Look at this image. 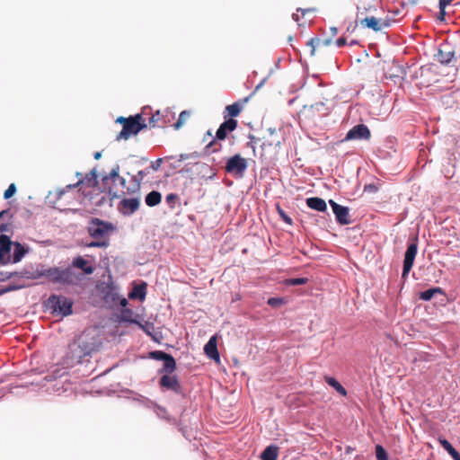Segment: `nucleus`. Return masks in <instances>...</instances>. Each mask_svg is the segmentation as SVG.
<instances>
[{
    "mask_svg": "<svg viewBox=\"0 0 460 460\" xmlns=\"http://www.w3.org/2000/svg\"><path fill=\"white\" fill-rule=\"evenodd\" d=\"M278 211L281 218L288 225H292V219L288 217L279 207H278Z\"/></svg>",
    "mask_w": 460,
    "mask_h": 460,
    "instance_id": "a18cd8bd",
    "label": "nucleus"
},
{
    "mask_svg": "<svg viewBox=\"0 0 460 460\" xmlns=\"http://www.w3.org/2000/svg\"><path fill=\"white\" fill-rule=\"evenodd\" d=\"M314 41L317 42V44L320 43V40H314V39H311L309 41H308V45L312 47V50H311V54L314 55Z\"/></svg>",
    "mask_w": 460,
    "mask_h": 460,
    "instance_id": "8fccbe9b",
    "label": "nucleus"
},
{
    "mask_svg": "<svg viewBox=\"0 0 460 460\" xmlns=\"http://www.w3.org/2000/svg\"><path fill=\"white\" fill-rule=\"evenodd\" d=\"M129 299L138 298L139 300H144V283L137 285L134 288V289L128 294Z\"/></svg>",
    "mask_w": 460,
    "mask_h": 460,
    "instance_id": "72a5a7b5",
    "label": "nucleus"
},
{
    "mask_svg": "<svg viewBox=\"0 0 460 460\" xmlns=\"http://www.w3.org/2000/svg\"><path fill=\"white\" fill-rule=\"evenodd\" d=\"M148 358L164 362L163 367L160 369L162 373H173L176 369V361L173 357L161 350L150 351Z\"/></svg>",
    "mask_w": 460,
    "mask_h": 460,
    "instance_id": "1a4fd4ad",
    "label": "nucleus"
},
{
    "mask_svg": "<svg viewBox=\"0 0 460 460\" xmlns=\"http://www.w3.org/2000/svg\"><path fill=\"white\" fill-rule=\"evenodd\" d=\"M329 203L332 208L333 214L335 215V218L340 225L344 226L350 224L349 210L347 207L341 206L332 199H330Z\"/></svg>",
    "mask_w": 460,
    "mask_h": 460,
    "instance_id": "f3484780",
    "label": "nucleus"
},
{
    "mask_svg": "<svg viewBox=\"0 0 460 460\" xmlns=\"http://www.w3.org/2000/svg\"><path fill=\"white\" fill-rule=\"evenodd\" d=\"M453 0H438L439 4V14L440 20H444V16L446 15V7L452 3Z\"/></svg>",
    "mask_w": 460,
    "mask_h": 460,
    "instance_id": "ea45409f",
    "label": "nucleus"
},
{
    "mask_svg": "<svg viewBox=\"0 0 460 460\" xmlns=\"http://www.w3.org/2000/svg\"><path fill=\"white\" fill-rule=\"evenodd\" d=\"M48 305L55 313L66 316L72 314L73 303L70 299L62 296H51Z\"/></svg>",
    "mask_w": 460,
    "mask_h": 460,
    "instance_id": "6e6552de",
    "label": "nucleus"
},
{
    "mask_svg": "<svg viewBox=\"0 0 460 460\" xmlns=\"http://www.w3.org/2000/svg\"><path fill=\"white\" fill-rule=\"evenodd\" d=\"M356 44H358L357 40H351L349 43V45H356Z\"/></svg>",
    "mask_w": 460,
    "mask_h": 460,
    "instance_id": "4d7b16f0",
    "label": "nucleus"
},
{
    "mask_svg": "<svg viewBox=\"0 0 460 460\" xmlns=\"http://www.w3.org/2000/svg\"><path fill=\"white\" fill-rule=\"evenodd\" d=\"M363 18L359 20L360 24L364 28L371 29L374 31H379L384 27H389L390 22L386 19L376 18L374 16H369L368 14L363 15Z\"/></svg>",
    "mask_w": 460,
    "mask_h": 460,
    "instance_id": "2eb2a0df",
    "label": "nucleus"
},
{
    "mask_svg": "<svg viewBox=\"0 0 460 460\" xmlns=\"http://www.w3.org/2000/svg\"><path fill=\"white\" fill-rule=\"evenodd\" d=\"M12 241L6 234L0 235V261L4 260L5 256H9L12 247Z\"/></svg>",
    "mask_w": 460,
    "mask_h": 460,
    "instance_id": "5701e85b",
    "label": "nucleus"
},
{
    "mask_svg": "<svg viewBox=\"0 0 460 460\" xmlns=\"http://www.w3.org/2000/svg\"><path fill=\"white\" fill-rule=\"evenodd\" d=\"M247 166L248 164L245 158L242 157L240 155H234L227 160L226 171L235 176H243Z\"/></svg>",
    "mask_w": 460,
    "mask_h": 460,
    "instance_id": "9d476101",
    "label": "nucleus"
},
{
    "mask_svg": "<svg viewBox=\"0 0 460 460\" xmlns=\"http://www.w3.org/2000/svg\"><path fill=\"white\" fill-rule=\"evenodd\" d=\"M297 11H301L303 13V14L305 13V10H303V9H298Z\"/></svg>",
    "mask_w": 460,
    "mask_h": 460,
    "instance_id": "bf43d9fd",
    "label": "nucleus"
},
{
    "mask_svg": "<svg viewBox=\"0 0 460 460\" xmlns=\"http://www.w3.org/2000/svg\"><path fill=\"white\" fill-rule=\"evenodd\" d=\"M172 373H165L159 380L161 388L171 390L175 394L181 393V386L176 376L171 375Z\"/></svg>",
    "mask_w": 460,
    "mask_h": 460,
    "instance_id": "dca6fc26",
    "label": "nucleus"
},
{
    "mask_svg": "<svg viewBox=\"0 0 460 460\" xmlns=\"http://www.w3.org/2000/svg\"><path fill=\"white\" fill-rule=\"evenodd\" d=\"M268 131L270 134V137L268 139H266V141L264 142L263 145L268 143V145L270 146H276V147L280 146L281 137L279 136V132L277 131L276 129H272V128H269Z\"/></svg>",
    "mask_w": 460,
    "mask_h": 460,
    "instance_id": "cd10ccee",
    "label": "nucleus"
},
{
    "mask_svg": "<svg viewBox=\"0 0 460 460\" xmlns=\"http://www.w3.org/2000/svg\"><path fill=\"white\" fill-rule=\"evenodd\" d=\"M241 111H242V106L240 105V103L234 102L233 104L227 105L225 108L224 118L226 119L229 117V118L234 119V117L239 116Z\"/></svg>",
    "mask_w": 460,
    "mask_h": 460,
    "instance_id": "393cba45",
    "label": "nucleus"
},
{
    "mask_svg": "<svg viewBox=\"0 0 460 460\" xmlns=\"http://www.w3.org/2000/svg\"><path fill=\"white\" fill-rule=\"evenodd\" d=\"M174 158H175V157H174V156H172V155H171V156H168V157H167V159H168V160H172V159H174Z\"/></svg>",
    "mask_w": 460,
    "mask_h": 460,
    "instance_id": "13d9d810",
    "label": "nucleus"
},
{
    "mask_svg": "<svg viewBox=\"0 0 460 460\" xmlns=\"http://www.w3.org/2000/svg\"><path fill=\"white\" fill-rule=\"evenodd\" d=\"M72 265L73 267L81 269L85 274H92L93 272V268L92 266H88L87 261L81 256L75 258Z\"/></svg>",
    "mask_w": 460,
    "mask_h": 460,
    "instance_id": "b1692460",
    "label": "nucleus"
},
{
    "mask_svg": "<svg viewBox=\"0 0 460 460\" xmlns=\"http://www.w3.org/2000/svg\"><path fill=\"white\" fill-rule=\"evenodd\" d=\"M371 137L370 130L365 124H358L350 128L341 143L351 140H368Z\"/></svg>",
    "mask_w": 460,
    "mask_h": 460,
    "instance_id": "ddd939ff",
    "label": "nucleus"
},
{
    "mask_svg": "<svg viewBox=\"0 0 460 460\" xmlns=\"http://www.w3.org/2000/svg\"><path fill=\"white\" fill-rule=\"evenodd\" d=\"M101 155H102V154H101L100 152H96V153L94 154V158H95V159H99V158L101 157Z\"/></svg>",
    "mask_w": 460,
    "mask_h": 460,
    "instance_id": "603ef678",
    "label": "nucleus"
},
{
    "mask_svg": "<svg viewBox=\"0 0 460 460\" xmlns=\"http://www.w3.org/2000/svg\"><path fill=\"white\" fill-rule=\"evenodd\" d=\"M141 119V114H137L135 117L117 118L116 123H119L123 127L121 131L117 135L116 140H128L131 137L136 136L144 128V125L140 122Z\"/></svg>",
    "mask_w": 460,
    "mask_h": 460,
    "instance_id": "20e7f679",
    "label": "nucleus"
},
{
    "mask_svg": "<svg viewBox=\"0 0 460 460\" xmlns=\"http://www.w3.org/2000/svg\"><path fill=\"white\" fill-rule=\"evenodd\" d=\"M292 18H293L295 21H296V22H297V21H298V14H296V13H293Z\"/></svg>",
    "mask_w": 460,
    "mask_h": 460,
    "instance_id": "5fc2aeb1",
    "label": "nucleus"
},
{
    "mask_svg": "<svg viewBox=\"0 0 460 460\" xmlns=\"http://www.w3.org/2000/svg\"><path fill=\"white\" fill-rule=\"evenodd\" d=\"M16 191V186L14 183H12L9 185L8 189L4 191V198L5 199H10L11 197L13 196V194L15 193Z\"/></svg>",
    "mask_w": 460,
    "mask_h": 460,
    "instance_id": "79ce46f5",
    "label": "nucleus"
},
{
    "mask_svg": "<svg viewBox=\"0 0 460 460\" xmlns=\"http://www.w3.org/2000/svg\"><path fill=\"white\" fill-rule=\"evenodd\" d=\"M165 199L170 208H173L175 202L179 199V197L174 193H170L166 196Z\"/></svg>",
    "mask_w": 460,
    "mask_h": 460,
    "instance_id": "a19ab883",
    "label": "nucleus"
},
{
    "mask_svg": "<svg viewBox=\"0 0 460 460\" xmlns=\"http://www.w3.org/2000/svg\"><path fill=\"white\" fill-rule=\"evenodd\" d=\"M438 442L441 445V447L452 456L454 460H460V454L446 438H440L438 439Z\"/></svg>",
    "mask_w": 460,
    "mask_h": 460,
    "instance_id": "c85d7f7f",
    "label": "nucleus"
},
{
    "mask_svg": "<svg viewBox=\"0 0 460 460\" xmlns=\"http://www.w3.org/2000/svg\"><path fill=\"white\" fill-rule=\"evenodd\" d=\"M308 279L306 278H296L288 280V283L293 286L306 284Z\"/></svg>",
    "mask_w": 460,
    "mask_h": 460,
    "instance_id": "37998d69",
    "label": "nucleus"
},
{
    "mask_svg": "<svg viewBox=\"0 0 460 460\" xmlns=\"http://www.w3.org/2000/svg\"><path fill=\"white\" fill-rule=\"evenodd\" d=\"M163 163V158H158L156 159L155 161H153L150 164V167L154 170V171H157L161 164Z\"/></svg>",
    "mask_w": 460,
    "mask_h": 460,
    "instance_id": "de8ad7c7",
    "label": "nucleus"
},
{
    "mask_svg": "<svg viewBox=\"0 0 460 460\" xmlns=\"http://www.w3.org/2000/svg\"><path fill=\"white\" fill-rule=\"evenodd\" d=\"M190 116V111H181L179 115L177 121L173 125L174 128L175 129L181 128L185 124V122L189 119Z\"/></svg>",
    "mask_w": 460,
    "mask_h": 460,
    "instance_id": "e433bc0d",
    "label": "nucleus"
},
{
    "mask_svg": "<svg viewBox=\"0 0 460 460\" xmlns=\"http://www.w3.org/2000/svg\"><path fill=\"white\" fill-rule=\"evenodd\" d=\"M195 157H198V154L197 153L182 154V155H179L178 161L181 162V161H184V160H187V159H190V158H195Z\"/></svg>",
    "mask_w": 460,
    "mask_h": 460,
    "instance_id": "49530a36",
    "label": "nucleus"
},
{
    "mask_svg": "<svg viewBox=\"0 0 460 460\" xmlns=\"http://www.w3.org/2000/svg\"><path fill=\"white\" fill-rule=\"evenodd\" d=\"M418 251V240L415 238L412 243H411L404 254V261H403V269L402 273V278L406 279L410 270L412 268L416 254Z\"/></svg>",
    "mask_w": 460,
    "mask_h": 460,
    "instance_id": "f8f14e48",
    "label": "nucleus"
},
{
    "mask_svg": "<svg viewBox=\"0 0 460 460\" xmlns=\"http://www.w3.org/2000/svg\"><path fill=\"white\" fill-rule=\"evenodd\" d=\"M139 183L135 181L132 178L128 181V185H127L126 180L124 179V190H127L125 191V195L135 193L139 190Z\"/></svg>",
    "mask_w": 460,
    "mask_h": 460,
    "instance_id": "f704fd0d",
    "label": "nucleus"
},
{
    "mask_svg": "<svg viewBox=\"0 0 460 460\" xmlns=\"http://www.w3.org/2000/svg\"><path fill=\"white\" fill-rule=\"evenodd\" d=\"M102 185L111 199L125 196L124 178L119 176L118 168L102 178Z\"/></svg>",
    "mask_w": 460,
    "mask_h": 460,
    "instance_id": "39448f33",
    "label": "nucleus"
},
{
    "mask_svg": "<svg viewBox=\"0 0 460 460\" xmlns=\"http://www.w3.org/2000/svg\"><path fill=\"white\" fill-rule=\"evenodd\" d=\"M146 334L149 335L156 343H161L164 340V336L160 332H150L149 323L147 322H146Z\"/></svg>",
    "mask_w": 460,
    "mask_h": 460,
    "instance_id": "4c0bfd02",
    "label": "nucleus"
},
{
    "mask_svg": "<svg viewBox=\"0 0 460 460\" xmlns=\"http://www.w3.org/2000/svg\"><path fill=\"white\" fill-rule=\"evenodd\" d=\"M436 294H443L442 288H433L427 289L420 294V299L424 300V301H429Z\"/></svg>",
    "mask_w": 460,
    "mask_h": 460,
    "instance_id": "2f4dec72",
    "label": "nucleus"
},
{
    "mask_svg": "<svg viewBox=\"0 0 460 460\" xmlns=\"http://www.w3.org/2000/svg\"><path fill=\"white\" fill-rule=\"evenodd\" d=\"M40 275L58 284L74 285L80 280V276L72 268L52 267L42 270Z\"/></svg>",
    "mask_w": 460,
    "mask_h": 460,
    "instance_id": "7ed1b4c3",
    "label": "nucleus"
},
{
    "mask_svg": "<svg viewBox=\"0 0 460 460\" xmlns=\"http://www.w3.org/2000/svg\"><path fill=\"white\" fill-rule=\"evenodd\" d=\"M65 192H66V190H59V191H58V198H61V196H62L63 194H65Z\"/></svg>",
    "mask_w": 460,
    "mask_h": 460,
    "instance_id": "864d4df0",
    "label": "nucleus"
},
{
    "mask_svg": "<svg viewBox=\"0 0 460 460\" xmlns=\"http://www.w3.org/2000/svg\"><path fill=\"white\" fill-rule=\"evenodd\" d=\"M99 332L97 328L89 327L78 335L69 345L71 358L82 362L85 357L99 351L102 345Z\"/></svg>",
    "mask_w": 460,
    "mask_h": 460,
    "instance_id": "f257e3e1",
    "label": "nucleus"
},
{
    "mask_svg": "<svg viewBox=\"0 0 460 460\" xmlns=\"http://www.w3.org/2000/svg\"><path fill=\"white\" fill-rule=\"evenodd\" d=\"M205 354L211 359L219 362L220 356L217 347V337L212 336L204 347Z\"/></svg>",
    "mask_w": 460,
    "mask_h": 460,
    "instance_id": "412c9836",
    "label": "nucleus"
},
{
    "mask_svg": "<svg viewBox=\"0 0 460 460\" xmlns=\"http://www.w3.org/2000/svg\"><path fill=\"white\" fill-rule=\"evenodd\" d=\"M279 456V447L276 446L267 447L261 455V460H277Z\"/></svg>",
    "mask_w": 460,
    "mask_h": 460,
    "instance_id": "bb28decb",
    "label": "nucleus"
},
{
    "mask_svg": "<svg viewBox=\"0 0 460 460\" xmlns=\"http://www.w3.org/2000/svg\"><path fill=\"white\" fill-rule=\"evenodd\" d=\"M165 119L160 113V111H156L155 114L149 118L148 125L150 128H164L165 126Z\"/></svg>",
    "mask_w": 460,
    "mask_h": 460,
    "instance_id": "a878e982",
    "label": "nucleus"
},
{
    "mask_svg": "<svg viewBox=\"0 0 460 460\" xmlns=\"http://www.w3.org/2000/svg\"><path fill=\"white\" fill-rule=\"evenodd\" d=\"M237 128V121L234 119L228 118L218 128L216 132V137L208 145V147L213 148V152H217L221 148V145L217 140H225L228 133L234 131Z\"/></svg>",
    "mask_w": 460,
    "mask_h": 460,
    "instance_id": "0eeeda50",
    "label": "nucleus"
},
{
    "mask_svg": "<svg viewBox=\"0 0 460 460\" xmlns=\"http://www.w3.org/2000/svg\"><path fill=\"white\" fill-rule=\"evenodd\" d=\"M331 31H332V35H336V34H337L338 30H337V28L332 27V28H331Z\"/></svg>",
    "mask_w": 460,
    "mask_h": 460,
    "instance_id": "3c124183",
    "label": "nucleus"
},
{
    "mask_svg": "<svg viewBox=\"0 0 460 460\" xmlns=\"http://www.w3.org/2000/svg\"><path fill=\"white\" fill-rule=\"evenodd\" d=\"M115 230L111 223L102 221L99 218H93L88 226L89 234L95 239L87 244L88 247L104 248L109 245V237Z\"/></svg>",
    "mask_w": 460,
    "mask_h": 460,
    "instance_id": "f03ea898",
    "label": "nucleus"
},
{
    "mask_svg": "<svg viewBox=\"0 0 460 460\" xmlns=\"http://www.w3.org/2000/svg\"><path fill=\"white\" fill-rule=\"evenodd\" d=\"M325 381L329 385L333 387L340 394L343 396L347 395L346 389L334 377L326 376Z\"/></svg>",
    "mask_w": 460,
    "mask_h": 460,
    "instance_id": "7c9ffc66",
    "label": "nucleus"
},
{
    "mask_svg": "<svg viewBox=\"0 0 460 460\" xmlns=\"http://www.w3.org/2000/svg\"><path fill=\"white\" fill-rule=\"evenodd\" d=\"M306 205L314 210L324 212L327 210V204L322 198L313 197L306 199Z\"/></svg>",
    "mask_w": 460,
    "mask_h": 460,
    "instance_id": "4be33fe9",
    "label": "nucleus"
},
{
    "mask_svg": "<svg viewBox=\"0 0 460 460\" xmlns=\"http://www.w3.org/2000/svg\"><path fill=\"white\" fill-rule=\"evenodd\" d=\"M107 191L103 188L102 190L100 189L98 190H84V203L88 202L90 205L93 207H102L106 202Z\"/></svg>",
    "mask_w": 460,
    "mask_h": 460,
    "instance_id": "4468645a",
    "label": "nucleus"
},
{
    "mask_svg": "<svg viewBox=\"0 0 460 460\" xmlns=\"http://www.w3.org/2000/svg\"><path fill=\"white\" fill-rule=\"evenodd\" d=\"M13 246L14 247H13V261L18 262L24 256L26 251H25L24 247L19 243H15Z\"/></svg>",
    "mask_w": 460,
    "mask_h": 460,
    "instance_id": "473e14b6",
    "label": "nucleus"
},
{
    "mask_svg": "<svg viewBox=\"0 0 460 460\" xmlns=\"http://www.w3.org/2000/svg\"><path fill=\"white\" fill-rule=\"evenodd\" d=\"M140 206L139 199L137 198H129V199H122L118 205L119 210L124 215H131L137 209H138Z\"/></svg>",
    "mask_w": 460,
    "mask_h": 460,
    "instance_id": "a211bd4d",
    "label": "nucleus"
},
{
    "mask_svg": "<svg viewBox=\"0 0 460 460\" xmlns=\"http://www.w3.org/2000/svg\"><path fill=\"white\" fill-rule=\"evenodd\" d=\"M106 301L111 302L114 305L117 303L122 307L121 309V320L130 323H137L141 328L144 329V325L137 322V317L138 316L133 311L127 308L128 300L125 297L119 296L118 290L115 288L110 289L106 295Z\"/></svg>",
    "mask_w": 460,
    "mask_h": 460,
    "instance_id": "423d86ee",
    "label": "nucleus"
},
{
    "mask_svg": "<svg viewBox=\"0 0 460 460\" xmlns=\"http://www.w3.org/2000/svg\"><path fill=\"white\" fill-rule=\"evenodd\" d=\"M436 58L439 63L448 65L455 58V51L449 46L444 45L438 49Z\"/></svg>",
    "mask_w": 460,
    "mask_h": 460,
    "instance_id": "aec40b11",
    "label": "nucleus"
},
{
    "mask_svg": "<svg viewBox=\"0 0 460 460\" xmlns=\"http://www.w3.org/2000/svg\"><path fill=\"white\" fill-rule=\"evenodd\" d=\"M283 304V299L279 297H270L268 299V305L270 306H279Z\"/></svg>",
    "mask_w": 460,
    "mask_h": 460,
    "instance_id": "c03bdc74",
    "label": "nucleus"
},
{
    "mask_svg": "<svg viewBox=\"0 0 460 460\" xmlns=\"http://www.w3.org/2000/svg\"><path fill=\"white\" fill-rule=\"evenodd\" d=\"M330 41H331L330 40H326L323 43V45H329Z\"/></svg>",
    "mask_w": 460,
    "mask_h": 460,
    "instance_id": "6e6d98bb",
    "label": "nucleus"
},
{
    "mask_svg": "<svg viewBox=\"0 0 460 460\" xmlns=\"http://www.w3.org/2000/svg\"><path fill=\"white\" fill-rule=\"evenodd\" d=\"M9 215V210H3L0 212V233H8L11 231V224L9 222H4L2 219Z\"/></svg>",
    "mask_w": 460,
    "mask_h": 460,
    "instance_id": "c9c22d12",
    "label": "nucleus"
},
{
    "mask_svg": "<svg viewBox=\"0 0 460 460\" xmlns=\"http://www.w3.org/2000/svg\"><path fill=\"white\" fill-rule=\"evenodd\" d=\"M376 456L377 460H388L386 451L380 445L376 446Z\"/></svg>",
    "mask_w": 460,
    "mask_h": 460,
    "instance_id": "58836bf2",
    "label": "nucleus"
},
{
    "mask_svg": "<svg viewBox=\"0 0 460 460\" xmlns=\"http://www.w3.org/2000/svg\"><path fill=\"white\" fill-rule=\"evenodd\" d=\"M346 43H347V41H346V39L344 37H341L340 39H338L335 41L336 46L339 47V48L345 46Z\"/></svg>",
    "mask_w": 460,
    "mask_h": 460,
    "instance_id": "09e8293b",
    "label": "nucleus"
},
{
    "mask_svg": "<svg viewBox=\"0 0 460 460\" xmlns=\"http://www.w3.org/2000/svg\"><path fill=\"white\" fill-rule=\"evenodd\" d=\"M380 4L381 0H359L357 6L358 18L376 11Z\"/></svg>",
    "mask_w": 460,
    "mask_h": 460,
    "instance_id": "6ab92c4d",
    "label": "nucleus"
},
{
    "mask_svg": "<svg viewBox=\"0 0 460 460\" xmlns=\"http://www.w3.org/2000/svg\"><path fill=\"white\" fill-rule=\"evenodd\" d=\"M76 187H80V190L83 194L84 190H98L99 187L97 186V174L95 170L91 171L84 179L78 181L75 184L67 185L66 189L70 190Z\"/></svg>",
    "mask_w": 460,
    "mask_h": 460,
    "instance_id": "9b49d317",
    "label": "nucleus"
},
{
    "mask_svg": "<svg viewBox=\"0 0 460 460\" xmlns=\"http://www.w3.org/2000/svg\"><path fill=\"white\" fill-rule=\"evenodd\" d=\"M162 195L160 192L153 190L146 196V204L154 207L161 202Z\"/></svg>",
    "mask_w": 460,
    "mask_h": 460,
    "instance_id": "c756f323",
    "label": "nucleus"
}]
</instances>
